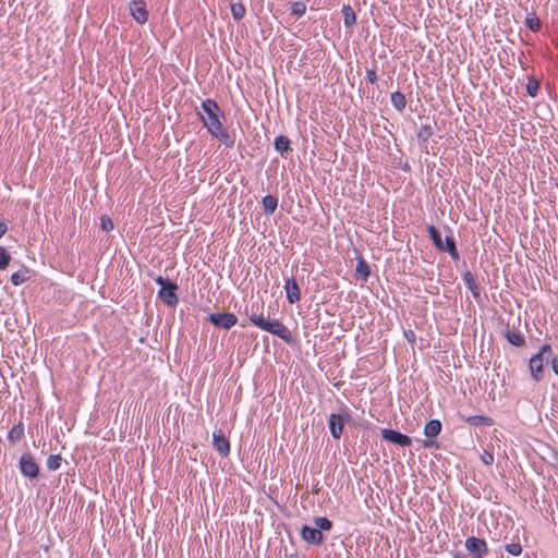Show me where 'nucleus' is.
Returning <instances> with one entry per match:
<instances>
[{
  "instance_id": "f257e3e1",
  "label": "nucleus",
  "mask_w": 558,
  "mask_h": 558,
  "mask_svg": "<svg viewBox=\"0 0 558 558\" xmlns=\"http://www.w3.org/2000/svg\"><path fill=\"white\" fill-rule=\"evenodd\" d=\"M248 319L257 328L279 337L287 343H291L293 340L291 331L278 319H267L263 315L255 313L251 314Z\"/></svg>"
},
{
  "instance_id": "f03ea898",
  "label": "nucleus",
  "mask_w": 558,
  "mask_h": 558,
  "mask_svg": "<svg viewBox=\"0 0 558 558\" xmlns=\"http://www.w3.org/2000/svg\"><path fill=\"white\" fill-rule=\"evenodd\" d=\"M248 319L257 328L279 337L287 343H291L293 340L291 331L278 319H267L263 315L255 313L251 314Z\"/></svg>"
},
{
  "instance_id": "7ed1b4c3",
  "label": "nucleus",
  "mask_w": 558,
  "mask_h": 558,
  "mask_svg": "<svg viewBox=\"0 0 558 558\" xmlns=\"http://www.w3.org/2000/svg\"><path fill=\"white\" fill-rule=\"evenodd\" d=\"M551 357L550 344H543L538 352L529 361V368L534 380L539 381L544 377L545 365L549 363Z\"/></svg>"
},
{
  "instance_id": "20e7f679",
  "label": "nucleus",
  "mask_w": 558,
  "mask_h": 558,
  "mask_svg": "<svg viewBox=\"0 0 558 558\" xmlns=\"http://www.w3.org/2000/svg\"><path fill=\"white\" fill-rule=\"evenodd\" d=\"M155 282L160 287L158 291V298L170 307H174L179 303V298L177 295V290L179 289L175 281L170 280L169 278H165L162 276H157L155 278Z\"/></svg>"
},
{
  "instance_id": "39448f33",
  "label": "nucleus",
  "mask_w": 558,
  "mask_h": 558,
  "mask_svg": "<svg viewBox=\"0 0 558 558\" xmlns=\"http://www.w3.org/2000/svg\"><path fill=\"white\" fill-rule=\"evenodd\" d=\"M220 108L221 107H201V110H197V114L204 123V126H206L211 135L223 128L220 121L222 117Z\"/></svg>"
},
{
  "instance_id": "423d86ee",
  "label": "nucleus",
  "mask_w": 558,
  "mask_h": 558,
  "mask_svg": "<svg viewBox=\"0 0 558 558\" xmlns=\"http://www.w3.org/2000/svg\"><path fill=\"white\" fill-rule=\"evenodd\" d=\"M351 420V412L348 407L342 405L338 413H331L328 417V428L335 439H339L343 433L345 423Z\"/></svg>"
},
{
  "instance_id": "0eeeda50",
  "label": "nucleus",
  "mask_w": 558,
  "mask_h": 558,
  "mask_svg": "<svg viewBox=\"0 0 558 558\" xmlns=\"http://www.w3.org/2000/svg\"><path fill=\"white\" fill-rule=\"evenodd\" d=\"M21 474L28 480H36L40 474L39 464L31 452H24L19 460Z\"/></svg>"
},
{
  "instance_id": "6e6552de",
  "label": "nucleus",
  "mask_w": 558,
  "mask_h": 558,
  "mask_svg": "<svg viewBox=\"0 0 558 558\" xmlns=\"http://www.w3.org/2000/svg\"><path fill=\"white\" fill-rule=\"evenodd\" d=\"M464 546L471 558H485L489 553L486 541L476 536H469L464 542Z\"/></svg>"
},
{
  "instance_id": "1a4fd4ad",
  "label": "nucleus",
  "mask_w": 558,
  "mask_h": 558,
  "mask_svg": "<svg viewBox=\"0 0 558 558\" xmlns=\"http://www.w3.org/2000/svg\"><path fill=\"white\" fill-rule=\"evenodd\" d=\"M365 81L373 86L372 100L383 104L386 95L379 89L376 61L372 63L371 68L366 66Z\"/></svg>"
},
{
  "instance_id": "9d476101",
  "label": "nucleus",
  "mask_w": 558,
  "mask_h": 558,
  "mask_svg": "<svg viewBox=\"0 0 558 558\" xmlns=\"http://www.w3.org/2000/svg\"><path fill=\"white\" fill-rule=\"evenodd\" d=\"M208 322L216 328L229 330L238 323V317L233 313L219 312L209 314L207 317Z\"/></svg>"
},
{
  "instance_id": "9b49d317",
  "label": "nucleus",
  "mask_w": 558,
  "mask_h": 558,
  "mask_svg": "<svg viewBox=\"0 0 558 558\" xmlns=\"http://www.w3.org/2000/svg\"><path fill=\"white\" fill-rule=\"evenodd\" d=\"M380 435L384 440L391 442L393 445L400 446L402 448L409 447L412 445V438L399 430L391 428H383L380 430Z\"/></svg>"
},
{
  "instance_id": "f8f14e48",
  "label": "nucleus",
  "mask_w": 558,
  "mask_h": 558,
  "mask_svg": "<svg viewBox=\"0 0 558 558\" xmlns=\"http://www.w3.org/2000/svg\"><path fill=\"white\" fill-rule=\"evenodd\" d=\"M300 535L308 545L320 546L325 542V536L320 533L319 529L307 524L302 525Z\"/></svg>"
},
{
  "instance_id": "ddd939ff",
  "label": "nucleus",
  "mask_w": 558,
  "mask_h": 558,
  "mask_svg": "<svg viewBox=\"0 0 558 558\" xmlns=\"http://www.w3.org/2000/svg\"><path fill=\"white\" fill-rule=\"evenodd\" d=\"M130 12L132 17L141 25L148 21V11L144 0H131Z\"/></svg>"
},
{
  "instance_id": "4468645a",
  "label": "nucleus",
  "mask_w": 558,
  "mask_h": 558,
  "mask_svg": "<svg viewBox=\"0 0 558 558\" xmlns=\"http://www.w3.org/2000/svg\"><path fill=\"white\" fill-rule=\"evenodd\" d=\"M442 429V424L439 420L433 418L429 420L425 426H424V435L429 439L427 442H425L426 448H432L436 445V442L433 440L436 438Z\"/></svg>"
},
{
  "instance_id": "2eb2a0df",
  "label": "nucleus",
  "mask_w": 558,
  "mask_h": 558,
  "mask_svg": "<svg viewBox=\"0 0 558 558\" xmlns=\"http://www.w3.org/2000/svg\"><path fill=\"white\" fill-rule=\"evenodd\" d=\"M284 291L287 301L290 304H295L301 299V290L294 277L284 278Z\"/></svg>"
},
{
  "instance_id": "dca6fc26",
  "label": "nucleus",
  "mask_w": 558,
  "mask_h": 558,
  "mask_svg": "<svg viewBox=\"0 0 558 558\" xmlns=\"http://www.w3.org/2000/svg\"><path fill=\"white\" fill-rule=\"evenodd\" d=\"M213 445L222 457H227L230 453V442L221 432L214 433Z\"/></svg>"
},
{
  "instance_id": "f3484780",
  "label": "nucleus",
  "mask_w": 558,
  "mask_h": 558,
  "mask_svg": "<svg viewBox=\"0 0 558 558\" xmlns=\"http://www.w3.org/2000/svg\"><path fill=\"white\" fill-rule=\"evenodd\" d=\"M462 280L465 287L471 291L472 296L478 302L481 299V289L476 283L475 277L472 271L466 270L462 274Z\"/></svg>"
},
{
  "instance_id": "a211bd4d",
  "label": "nucleus",
  "mask_w": 558,
  "mask_h": 558,
  "mask_svg": "<svg viewBox=\"0 0 558 558\" xmlns=\"http://www.w3.org/2000/svg\"><path fill=\"white\" fill-rule=\"evenodd\" d=\"M274 148L282 157H286L290 151H292L291 141L286 135H278L274 141Z\"/></svg>"
},
{
  "instance_id": "6ab92c4d",
  "label": "nucleus",
  "mask_w": 558,
  "mask_h": 558,
  "mask_svg": "<svg viewBox=\"0 0 558 558\" xmlns=\"http://www.w3.org/2000/svg\"><path fill=\"white\" fill-rule=\"evenodd\" d=\"M355 275L363 282H366L371 276V267L368 263L360 256L355 266Z\"/></svg>"
},
{
  "instance_id": "aec40b11",
  "label": "nucleus",
  "mask_w": 558,
  "mask_h": 558,
  "mask_svg": "<svg viewBox=\"0 0 558 558\" xmlns=\"http://www.w3.org/2000/svg\"><path fill=\"white\" fill-rule=\"evenodd\" d=\"M440 252H447L453 260L460 258V254L457 250L456 240L452 235H447L442 242V250Z\"/></svg>"
},
{
  "instance_id": "412c9836",
  "label": "nucleus",
  "mask_w": 558,
  "mask_h": 558,
  "mask_svg": "<svg viewBox=\"0 0 558 558\" xmlns=\"http://www.w3.org/2000/svg\"><path fill=\"white\" fill-rule=\"evenodd\" d=\"M505 338L510 344L518 348L523 347L525 344L524 336L520 331H517L514 329L508 328L505 331Z\"/></svg>"
},
{
  "instance_id": "4be33fe9",
  "label": "nucleus",
  "mask_w": 558,
  "mask_h": 558,
  "mask_svg": "<svg viewBox=\"0 0 558 558\" xmlns=\"http://www.w3.org/2000/svg\"><path fill=\"white\" fill-rule=\"evenodd\" d=\"M343 15V24L347 28L356 24V14L350 4H343L341 9Z\"/></svg>"
},
{
  "instance_id": "5701e85b",
  "label": "nucleus",
  "mask_w": 558,
  "mask_h": 558,
  "mask_svg": "<svg viewBox=\"0 0 558 558\" xmlns=\"http://www.w3.org/2000/svg\"><path fill=\"white\" fill-rule=\"evenodd\" d=\"M262 205L264 208V213L266 215H272L277 209L278 198L274 195L268 194L263 197Z\"/></svg>"
},
{
  "instance_id": "b1692460",
  "label": "nucleus",
  "mask_w": 558,
  "mask_h": 558,
  "mask_svg": "<svg viewBox=\"0 0 558 558\" xmlns=\"http://www.w3.org/2000/svg\"><path fill=\"white\" fill-rule=\"evenodd\" d=\"M427 232L434 246L440 252L444 242L440 231L434 225H428Z\"/></svg>"
},
{
  "instance_id": "393cba45",
  "label": "nucleus",
  "mask_w": 558,
  "mask_h": 558,
  "mask_svg": "<svg viewBox=\"0 0 558 558\" xmlns=\"http://www.w3.org/2000/svg\"><path fill=\"white\" fill-rule=\"evenodd\" d=\"M216 138H218L222 144L227 147H232L234 145L235 137L233 134L229 133L226 129L221 128L219 131L213 134Z\"/></svg>"
},
{
  "instance_id": "a878e982",
  "label": "nucleus",
  "mask_w": 558,
  "mask_h": 558,
  "mask_svg": "<svg viewBox=\"0 0 558 558\" xmlns=\"http://www.w3.org/2000/svg\"><path fill=\"white\" fill-rule=\"evenodd\" d=\"M24 436V425L22 422L15 424L8 433V440L15 444Z\"/></svg>"
},
{
  "instance_id": "bb28decb",
  "label": "nucleus",
  "mask_w": 558,
  "mask_h": 558,
  "mask_svg": "<svg viewBox=\"0 0 558 558\" xmlns=\"http://www.w3.org/2000/svg\"><path fill=\"white\" fill-rule=\"evenodd\" d=\"M432 134H433V128L430 124H425L420 129V131L417 133V140H418V144L421 147L426 148L427 142H428L429 137L432 136Z\"/></svg>"
},
{
  "instance_id": "cd10ccee",
  "label": "nucleus",
  "mask_w": 558,
  "mask_h": 558,
  "mask_svg": "<svg viewBox=\"0 0 558 558\" xmlns=\"http://www.w3.org/2000/svg\"><path fill=\"white\" fill-rule=\"evenodd\" d=\"M28 269L25 266H22L20 270L13 272L11 275V282L13 286H21L28 280Z\"/></svg>"
},
{
  "instance_id": "c85d7f7f",
  "label": "nucleus",
  "mask_w": 558,
  "mask_h": 558,
  "mask_svg": "<svg viewBox=\"0 0 558 558\" xmlns=\"http://www.w3.org/2000/svg\"><path fill=\"white\" fill-rule=\"evenodd\" d=\"M316 529H319L320 533L329 532L333 527V523L327 517H315L313 519Z\"/></svg>"
},
{
  "instance_id": "c756f323",
  "label": "nucleus",
  "mask_w": 558,
  "mask_h": 558,
  "mask_svg": "<svg viewBox=\"0 0 558 558\" xmlns=\"http://www.w3.org/2000/svg\"><path fill=\"white\" fill-rule=\"evenodd\" d=\"M525 26L534 33L541 29V21L535 13L527 14L525 19Z\"/></svg>"
},
{
  "instance_id": "7c9ffc66",
  "label": "nucleus",
  "mask_w": 558,
  "mask_h": 558,
  "mask_svg": "<svg viewBox=\"0 0 558 558\" xmlns=\"http://www.w3.org/2000/svg\"><path fill=\"white\" fill-rule=\"evenodd\" d=\"M231 13L235 21H241L246 13V9H245L244 4L241 2L232 3L231 4Z\"/></svg>"
},
{
  "instance_id": "2f4dec72",
  "label": "nucleus",
  "mask_w": 558,
  "mask_h": 558,
  "mask_svg": "<svg viewBox=\"0 0 558 558\" xmlns=\"http://www.w3.org/2000/svg\"><path fill=\"white\" fill-rule=\"evenodd\" d=\"M62 458L60 454H51L47 459V468L49 471H57L60 469Z\"/></svg>"
},
{
  "instance_id": "473e14b6",
  "label": "nucleus",
  "mask_w": 558,
  "mask_h": 558,
  "mask_svg": "<svg viewBox=\"0 0 558 558\" xmlns=\"http://www.w3.org/2000/svg\"><path fill=\"white\" fill-rule=\"evenodd\" d=\"M12 257L9 251L4 246H0V270L7 269Z\"/></svg>"
},
{
  "instance_id": "72a5a7b5",
  "label": "nucleus",
  "mask_w": 558,
  "mask_h": 558,
  "mask_svg": "<svg viewBox=\"0 0 558 558\" xmlns=\"http://www.w3.org/2000/svg\"><path fill=\"white\" fill-rule=\"evenodd\" d=\"M306 11V4L302 1H295L291 5V14L294 16H302Z\"/></svg>"
},
{
  "instance_id": "f704fd0d",
  "label": "nucleus",
  "mask_w": 558,
  "mask_h": 558,
  "mask_svg": "<svg viewBox=\"0 0 558 558\" xmlns=\"http://www.w3.org/2000/svg\"><path fill=\"white\" fill-rule=\"evenodd\" d=\"M539 88V83L537 80H534V78H530L527 84H526V93L531 96V97H535L536 94H537V90Z\"/></svg>"
},
{
  "instance_id": "c9c22d12",
  "label": "nucleus",
  "mask_w": 558,
  "mask_h": 558,
  "mask_svg": "<svg viewBox=\"0 0 558 558\" xmlns=\"http://www.w3.org/2000/svg\"><path fill=\"white\" fill-rule=\"evenodd\" d=\"M490 420L483 415H473L468 417L466 422L471 425L478 426L483 424H488Z\"/></svg>"
},
{
  "instance_id": "e433bc0d",
  "label": "nucleus",
  "mask_w": 558,
  "mask_h": 558,
  "mask_svg": "<svg viewBox=\"0 0 558 558\" xmlns=\"http://www.w3.org/2000/svg\"><path fill=\"white\" fill-rule=\"evenodd\" d=\"M507 553L512 556H520L522 553V546L520 543H510L505 546Z\"/></svg>"
},
{
  "instance_id": "4c0bfd02",
  "label": "nucleus",
  "mask_w": 558,
  "mask_h": 558,
  "mask_svg": "<svg viewBox=\"0 0 558 558\" xmlns=\"http://www.w3.org/2000/svg\"><path fill=\"white\" fill-rule=\"evenodd\" d=\"M113 227H114V226H113V221L111 220V218H110V217H108V216H106V215H105V216H102V217L100 218V228H101L104 231L109 232V231H111V230L113 229Z\"/></svg>"
},
{
  "instance_id": "58836bf2",
  "label": "nucleus",
  "mask_w": 558,
  "mask_h": 558,
  "mask_svg": "<svg viewBox=\"0 0 558 558\" xmlns=\"http://www.w3.org/2000/svg\"><path fill=\"white\" fill-rule=\"evenodd\" d=\"M405 96L401 92H395L391 94L392 105H405Z\"/></svg>"
},
{
  "instance_id": "ea45409f",
  "label": "nucleus",
  "mask_w": 558,
  "mask_h": 558,
  "mask_svg": "<svg viewBox=\"0 0 558 558\" xmlns=\"http://www.w3.org/2000/svg\"><path fill=\"white\" fill-rule=\"evenodd\" d=\"M481 460L484 464L490 465L494 462V454L488 451H484V453L481 456Z\"/></svg>"
},
{
  "instance_id": "a19ab883",
  "label": "nucleus",
  "mask_w": 558,
  "mask_h": 558,
  "mask_svg": "<svg viewBox=\"0 0 558 558\" xmlns=\"http://www.w3.org/2000/svg\"><path fill=\"white\" fill-rule=\"evenodd\" d=\"M549 363L551 366L553 372L558 375V355H554L551 353V357L549 359Z\"/></svg>"
},
{
  "instance_id": "79ce46f5",
  "label": "nucleus",
  "mask_w": 558,
  "mask_h": 558,
  "mask_svg": "<svg viewBox=\"0 0 558 558\" xmlns=\"http://www.w3.org/2000/svg\"><path fill=\"white\" fill-rule=\"evenodd\" d=\"M330 107H327V111H323V124H327V122L331 123V119H330Z\"/></svg>"
},
{
  "instance_id": "37998d69",
  "label": "nucleus",
  "mask_w": 558,
  "mask_h": 558,
  "mask_svg": "<svg viewBox=\"0 0 558 558\" xmlns=\"http://www.w3.org/2000/svg\"><path fill=\"white\" fill-rule=\"evenodd\" d=\"M8 226L5 222L0 221V239L7 233Z\"/></svg>"
},
{
  "instance_id": "c03bdc74",
  "label": "nucleus",
  "mask_w": 558,
  "mask_h": 558,
  "mask_svg": "<svg viewBox=\"0 0 558 558\" xmlns=\"http://www.w3.org/2000/svg\"><path fill=\"white\" fill-rule=\"evenodd\" d=\"M405 337L409 341L415 340V333L412 330H409L408 332H405Z\"/></svg>"
},
{
  "instance_id": "a18cd8bd",
  "label": "nucleus",
  "mask_w": 558,
  "mask_h": 558,
  "mask_svg": "<svg viewBox=\"0 0 558 558\" xmlns=\"http://www.w3.org/2000/svg\"><path fill=\"white\" fill-rule=\"evenodd\" d=\"M201 105H204V106H207V105H217L216 101L211 100V99H207V100H204L202 101Z\"/></svg>"
},
{
  "instance_id": "49530a36",
  "label": "nucleus",
  "mask_w": 558,
  "mask_h": 558,
  "mask_svg": "<svg viewBox=\"0 0 558 558\" xmlns=\"http://www.w3.org/2000/svg\"><path fill=\"white\" fill-rule=\"evenodd\" d=\"M453 558H466V556L460 551L453 554Z\"/></svg>"
},
{
  "instance_id": "de8ad7c7",
  "label": "nucleus",
  "mask_w": 558,
  "mask_h": 558,
  "mask_svg": "<svg viewBox=\"0 0 558 558\" xmlns=\"http://www.w3.org/2000/svg\"><path fill=\"white\" fill-rule=\"evenodd\" d=\"M289 558H299L298 554H291L289 555Z\"/></svg>"
}]
</instances>
